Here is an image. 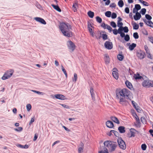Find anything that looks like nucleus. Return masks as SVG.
Returning <instances> with one entry per match:
<instances>
[{
    "label": "nucleus",
    "mask_w": 153,
    "mask_h": 153,
    "mask_svg": "<svg viewBox=\"0 0 153 153\" xmlns=\"http://www.w3.org/2000/svg\"><path fill=\"white\" fill-rule=\"evenodd\" d=\"M131 92L128 89L126 88H123L121 90L117 91H116V98L119 99V103L123 105H125L126 103L128 102L125 100L123 97L126 98V99L131 100L129 98V96Z\"/></svg>",
    "instance_id": "1"
},
{
    "label": "nucleus",
    "mask_w": 153,
    "mask_h": 153,
    "mask_svg": "<svg viewBox=\"0 0 153 153\" xmlns=\"http://www.w3.org/2000/svg\"><path fill=\"white\" fill-rule=\"evenodd\" d=\"M59 27L64 36L68 37L72 36L71 26L69 24L62 22L60 24Z\"/></svg>",
    "instance_id": "2"
},
{
    "label": "nucleus",
    "mask_w": 153,
    "mask_h": 153,
    "mask_svg": "<svg viewBox=\"0 0 153 153\" xmlns=\"http://www.w3.org/2000/svg\"><path fill=\"white\" fill-rule=\"evenodd\" d=\"M103 143L104 146L108 149L110 152L115 151L117 146L116 142L110 140L105 141Z\"/></svg>",
    "instance_id": "3"
},
{
    "label": "nucleus",
    "mask_w": 153,
    "mask_h": 153,
    "mask_svg": "<svg viewBox=\"0 0 153 153\" xmlns=\"http://www.w3.org/2000/svg\"><path fill=\"white\" fill-rule=\"evenodd\" d=\"M117 142L120 149L125 150L126 148V145L124 141L121 138H118Z\"/></svg>",
    "instance_id": "4"
},
{
    "label": "nucleus",
    "mask_w": 153,
    "mask_h": 153,
    "mask_svg": "<svg viewBox=\"0 0 153 153\" xmlns=\"http://www.w3.org/2000/svg\"><path fill=\"white\" fill-rule=\"evenodd\" d=\"M143 86L145 87H153V82L149 80H144L142 83Z\"/></svg>",
    "instance_id": "5"
},
{
    "label": "nucleus",
    "mask_w": 153,
    "mask_h": 153,
    "mask_svg": "<svg viewBox=\"0 0 153 153\" xmlns=\"http://www.w3.org/2000/svg\"><path fill=\"white\" fill-rule=\"evenodd\" d=\"M13 72L11 71H7L1 78L3 80H5L10 77L12 75Z\"/></svg>",
    "instance_id": "6"
},
{
    "label": "nucleus",
    "mask_w": 153,
    "mask_h": 153,
    "mask_svg": "<svg viewBox=\"0 0 153 153\" xmlns=\"http://www.w3.org/2000/svg\"><path fill=\"white\" fill-rule=\"evenodd\" d=\"M67 46L71 52L73 51L75 49L76 46L75 44L71 41L68 42Z\"/></svg>",
    "instance_id": "7"
},
{
    "label": "nucleus",
    "mask_w": 153,
    "mask_h": 153,
    "mask_svg": "<svg viewBox=\"0 0 153 153\" xmlns=\"http://www.w3.org/2000/svg\"><path fill=\"white\" fill-rule=\"evenodd\" d=\"M136 55L139 59H142L145 57V54L143 51L140 50L137 52Z\"/></svg>",
    "instance_id": "8"
},
{
    "label": "nucleus",
    "mask_w": 153,
    "mask_h": 153,
    "mask_svg": "<svg viewBox=\"0 0 153 153\" xmlns=\"http://www.w3.org/2000/svg\"><path fill=\"white\" fill-rule=\"evenodd\" d=\"M88 28L91 35L93 37H94V33L93 31L94 29V27L93 26L92 24L90 23H88Z\"/></svg>",
    "instance_id": "9"
},
{
    "label": "nucleus",
    "mask_w": 153,
    "mask_h": 153,
    "mask_svg": "<svg viewBox=\"0 0 153 153\" xmlns=\"http://www.w3.org/2000/svg\"><path fill=\"white\" fill-rule=\"evenodd\" d=\"M105 47L107 49L110 50L113 48V44L112 42L107 41L105 42L104 44Z\"/></svg>",
    "instance_id": "10"
},
{
    "label": "nucleus",
    "mask_w": 153,
    "mask_h": 153,
    "mask_svg": "<svg viewBox=\"0 0 153 153\" xmlns=\"http://www.w3.org/2000/svg\"><path fill=\"white\" fill-rule=\"evenodd\" d=\"M112 74L113 77L116 79H117L119 78L118 70L117 68H114L112 70Z\"/></svg>",
    "instance_id": "11"
},
{
    "label": "nucleus",
    "mask_w": 153,
    "mask_h": 153,
    "mask_svg": "<svg viewBox=\"0 0 153 153\" xmlns=\"http://www.w3.org/2000/svg\"><path fill=\"white\" fill-rule=\"evenodd\" d=\"M133 116L135 117L136 120V123H137L136 125L138 127H140V119L136 113L133 114Z\"/></svg>",
    "instance_id": "12"
},
{
    "label": "nucleus",
    "mask_w": 153,
    "mask_h": 153,
    "mask_svg": "<svg viewBox=\"0 0 153 153\" xmlns=\"http://www.w3.org/2000/svg\"><path fill=\"white\" fill-rule=\"evenodd\" d=\"M34 19L36 21L40 22L43 24L45 25L46 24V22L45 20L42 18L37 17L35 18Z\"/></svg>",
    "instance_id": "13"
},
{
    "label": "nucleus",
    "mask_w": 153,
    "mask_h": 153,
    "mask_svg": "<svg viewBox=\"0 0 153 153\" xmlns=\"http://www.w3.org/2000/svg\"><path fill=\"white\" fill-rule=\"evenodd\" d=\"M55 97L56 98L60 100H64L66 99L65 97L63 95L61 94H56L55 95Z\"/></svg>",
    "instance_id": "14"
},
{
    "label": "nucleus",
    "mask_w": 153,
    "mask_h": 153,
    "mask_svg": "<svg viewBox=\"0 0 153 153\" xmlns=\"http://www.w3.org/2000/svg\"><path fill=\"white\" fill-rule=\"evenodd\" d=\"M133 77L134 79L136 80L140 79L142 80L143 79V78L142 76H140V74L138 73L134 74V75Z\"/></svg>",
    "instance_id": "15"
},
{
    "label": "nucleus",
    "mask_w": 153,
    "mask_h": 153,
    "mask_svg": "<svg viewBox=\"0 0 153 153\" xmlns=\"http://www.w3.org/2000/svg\"><path fill=\"white\" fill-rule=\"evenodd\" d=\"M135 13V15L134 16V18L135 20L137 21L140 19L141 16L140 13L138 12H136Z\"/></svg>",
    "instance_id": "16"
},
{
    "label": "nucleus",
    "mask_w": 153,
    "mask_h": 153,
    "mask_svg": "<svg viewBox=\"0 0 153 153\" xmlns=\"http://www.w3.org/2000/svg\"><path fill=\"white\" fill-rule=\"evenodd\" d=\"M141 9V7L140 5L139 4H136L135 5V7L133 9V13H135L136 12H138V11Z\"/></svg>",
    "instance_id": "17"
},
{
    "label": "nucleus",
    "mask_w": 153,
    "mask_h": 153,
    "mask_svg": "<svg viewBox=\"0 0 153 153\" xmlns=\"http://www.w3.org/2000/svg\"><path fill=\"white\" fill-rule=\"evenodd\" d=\"M80 147L78 149L79 153H82L83 152V148L84 147V144L82 142H81L80 144Z\"/></svg>",
    "instance_id": "18"
},
{
    "label": "nucleus",
    "mask_w": 153,
    "mask_h": 153,
    "mask_svg": "<svg viewBox=\"0 0 153 153\" xmlns=\"http://www.w3.org/2000/svg\"><path fill=\"white\" fill-rule=\"evenodd\" d=\"M106 125L107 127L112 128L114 127L113 123L110 121H108L106 123Z\"/></svg>",
    "instance_id": "19"
},
{
    "label": "nucleus",
    "mask_w": 153,
    "mask_h": 153,
    "mask_svg": "<svg viewBox=\"0 0 153 153\" xmlns=\"http://www.w3.org/2000/svg\"><path fill=\"white\" fill-rule=\"evenodd\" d=\"M122 20V19L120 17H118V20L117 22V25L119 27H123V23L121 22Z\"/></svg>",
    "instance_id": "20"
},
{
    "label": "nucleus",
    "mask_w": 153,
    "mask_h": 153,
    "mask_svg": "<svg viewBox=\"0 0 153 153\" xmlns=\"http://www.w3.org/2000/svg\"><path fill=\"white\" fill-rule=\"evenodd\" d=\"M78 8V3L77 1H76L74 3L72 6L73 10L74 12L77 11V9Z\"/></svg>",
    "instance_id": "21"
},
{
    "label": "nucleus",
    "mask_w": 153,
    "mask_h": 153,
    "mask_svg": "<svg viewBox=\"0 0 153 153\" xmlns=\"http://www.w3.org/2000/svg\"><path fill=\"white\" fill-rule=\"evenodd\" d=\"M111 119L114 123L117 124H119L120 123V122L118 119L116 117L114 116L111 117Z\"/></svg>",
    "instance_id": "22"
},
{
    "label": "nucleus",
    "mask_w": 153,
    "mask_h": 153,
    "mask_svg": "<svg viewBox=\"0 0 153 153\" xmlns=\"http://www.w3.org/2000/svg\"><path fill=\"white\" fill-rule=\"evenodd\" d=\"M51 5L53 8L57 11L59 12H61V10L57 5H55L53 4H52Z\"/></svg>",
    "instance_id": "23"
},
{
    "label": "nucleus",
    "mask_w": 153,
    "mask_h": 153,
    "mask_svg": "<svg viewBox=\"0 0 153 153\" xmlns=\"http://www.w3.org/2000/svg\"><path fill=\"white\" fill-rule=\"evenodd\" d=\"M94 90L93 88L92 87L91 88L90 93L91 94L92 100H95V98L94 97Z\"/></svg>",
    "instance_id": "24"
},
{
    "label": "nucleus",
    "mask_w": 153,
    "mask_h": 153,
    "mask_svg": "<svg viewBox=\"0 0 153 153\" xmlns=\"http://www.w3.org/2000/svg\"><path fill=\"white\" fill-rule=\"evenodd\" d=\"M125 84L126 86L129 88L131 89L132 88V86L131 83L128 80L125 82Z\"/></svg>",
    "instance_id": "25"
},
{
    "label": "nucleus",
    "mask_w": 153,
    "mask_h": 153,
    "mask_svg": "<svg viewBox=\"0 0 153 153\" xmlns=\"http://www.w3.org/2000/svg\"><path fill=\"white\" fill-rule=\"evenodd\" d=\"M144 22L149 27H153V23L150 20L146 22V19L143 20Z\"/></svg>",
    "instance_id": "26"
},
{
    "label": "nucleus",
    "mask_w": 153,
    "mask_h": 153,
    "mask_svg": "<svg viewBox=\"0 0 153 153\" xmlns=\"http://www.w3.org/2000/svg\"><path fill=\"white\" fill-rule=\"evenodd\" d=\"M119 132L121 133H124L125 132V128L124 126H120L118 128Z\"/></svg>",
    "instance_id": "27"
},
{
    "label": "nucleus",
    "mask_w": 153,
    "mask_h": 153,
    "mask_svg": "<svg viewBox=\"0 0 153 153\" xmlns=\"http://www.w3.org/2000/svg\"><path fill=\"white\" fill-rule=\"evenodd\" d=\"M105 60L106 64H108L110 62L109 56L108 55H105Z\"/></svg>",
    "instance_id": "28"
},
{
    "label": "nucleus",
    "mask_w": 153,
    "mask_h": 153,
    "mask_svg": "<svg viewBox=\"0 0 153 153\" xmlns=\"http://www.w3.org/2000/svg\"><path fill=\"white\" fill-rule=\"evenodd\" d=\"M136 44L133 43L129 46V49L130 50L132 51L136 47Z\"/></svg>",
    "instance_id": "29"
},
{
    "label": "nucleus",
    "mask_w": 153,
    "mask_h": 153,
    "mask_svg": "<svg viewBox=\"0 0 153 153\" xmlns=\"http://www.w3.org/2000/svg\"><path fill=\"white\" fill-rule=\"evenodd\" d=\"M135 130H134L133 128H131L130 129L131 136L129 137H134L135 134Z\"/></svg>",
    "instance_id": "30"
},
{
    "label": "nucleus",
    "mask_w": 153,
    "mask_h": 153,
    "mask_svg": "<svg viewBox=\"0 0 153 153\" xmlns=\"http://www.w3.org/2000/svg\"><path fill=\"white\" fill-rule=\"evenodd\" d=\"M88 16L91 18H93L94 16V13L91 11H89L88 12Z\"/></svg>",
    "instance_id": "31"
},
{
    "label": "nucleus",
    "mask_w": 153,
    "mask_h": 153,
    "mask_svg": "<svg viewBox=\"0 0 153 153\" xmlns=\"http://www.w3.org/2000/svg\"><path fill=\"white\" fill-rule=\"evenodd\" d=\"M139 1L144 6H148L149 5V4L146 1L142 0H139Z\"/></svg>",
    "instance_id": "32"
},
{
    "label": "nucleus",
    "mask_w": 153,
    "mask_h": 153,
    "mask_svg": "<svg viewBox=\"0 0 153 153\" xmlns=\"http://www.w3.org/2000/svg\"><path fill=\"white\" fill-rule=\"evenodd\" d=\"M117 57L118 59L120 61H121L123 60V59L124 58V56L123 55H122V54H119L117 56Z\"/></svg>",
    "instance_id": "33"
},
{
    "label": "nucleus",
    "mask_w": 153,
    "mask_h": 153,
    "mask_svg": "<svg viewBox=\"0 0 153 153\" xmlns=\"http://www.w3.org/2000/svg\"><path fill=\"white\" fill-rule=\"evenodd\" d=\"M118 5L120 7H123L124 5L123 1L122 0H120L118 2Z\"/></svg>",
    "instance_id": "34"
},
{
    "label": "nucleus",
    "mask_w": 153,
    "mask_h": 153,
    "mask_svg": "<svg viewBox=\"0 0 153 153\" xmlns=\"http://www.w3.org/2000/svg\"><path fill=\"white\" fill-rule=\"evenodd\" d=\"M139 27V25L137 24L135 22H134L133 24V28L134 30H137L138 29Z\"/></svg>",
    "instance_id": "35"
},
{
    "label": "nucleus",
    "mask_w": 153,
    "mask_h": 153,
    "mask_svg": "<svg viewBox=\"0 0 153 153\" xmlns=\"http://www.w3.org/2000/svg\"><path fill=\"white\" fill-rule=\"evenodd\" d=\"M105 16L108 17H110L111 15V12L110 11H108L105 13Z\"/></svg>",
    "instance_id": "36"
},
{
    "label": "nucleus",
    "mask_w": 153,
    "mask_h": 153,
    "mask_svg": "<svg viewBox=\"0 0 153 153\" xmlns=\"http://www.w3.org/2000/svg\"><path fill=\"white\" fill-rule=\"evenodd\" d=\"M62 69V71L63 72L64 74H65V77L67 78V74L66 72V70L63 67L62 65H61Z\"/></svg>",
    "instance_id": "37"
},
{
    "label": "nucleus",
    "mask_w": 153,
    "mask_h": 153,
    "mask_svg": "<svg viewBox=\"0 0 153 153\" xmlns=\"http://www.w3.org/2000/svg\"><path fill=\"white\" fill-rule=\"evenodd\" d=\"M99 153H109L108 149L106 148L104 149V152L103 151L101 150L99 152Z\"/></svg>",
    "instance_id": "38"
},
{
    "label": "nucleus",
    "mask_w": 153,
    "mask_h": 153,
    "mask_svg": "<svg viewBox=\"0 0 153 153\" xmlns=\"http://www.w3.org/2000/svg\"><path fill=\"white\" fill-rule=\"evenodd\" d=\"M96 20L97 21L100 23H101L102 22V19L98 16L96 17Z\"/></svg>",
    "instance_id": "39"
},
{
    "label": "nucleus",
    "mask_w": 153,
    "mask_h": 153,
    "mask_svg": "<svg viewBox=\"0 0 153 153\" xmlns=\"http://www.w3.org/2000/svg\"><path fill=\"white\" fill-rule=\"evenodd\" d=\"M140 119H141V121L143 124H145L146 123L147 121H146V119L144 117H142Z\"/></svg>",
    "instance_id": "40"
},
{
    "label": "nucleus",
    "mask_w": 153,
    "mask_h": 153,
    "mask_svg": "<svg viewBox=\"0 0 153 153\" xmlns=\"http://www.w3.org/2000/svg\"><path fill=\"white\" fill-rule=\"evenodd\" d=\"M130 37L128 34L124 36V39L126 41H128L129 40Z\"/></svg>",
    "instance_id": "41"
},
{
    "label": "nucleus",
    "mask_w": 153,
    "mask_h": 153,
    "mask_svg": "<svg viewBox=\"0 0 153 153\" xmlns=\"http://www.w3.org/2000/svg\"><path fill=\"white\" fill-rule=\"evenodd\" d=\"M141 149L143 151L145 150L146 149V146L145 144H142L141 146Z\"/></svg>",
    "instance_id": "42"
},
{
    "label": "nucleus",
    "mask_w": 153,
    "mask_h": 153,
    "mask_svg": "<svg viewBox=\"0 0 153 153\" xmlns=\"http://www.w3.org/2000/svg\"><path fill=\"white\" fill-rule=\"evenodd\" d=\"M32 91L39 95H43L44 94L42 92H41L35 90H32Z\"/></svg>",
    "instance_id": "43"
},
{
    "label": "nucleus",
    "mask_w": 153,
    "mask_h": 153,
    "mask_svg": "<svg viewBox=\"0 0 153 153\" xmlns=\"http://www.w3.org/2000/svg\"><path fill=\"white\" fill-rule=\"evenodd\" d=\"M133 36L135 39H137L139 38V36L137 32L134 33H133Z\"/></svg>",
    "instance_id": "44"
},
{
    "label": "nucleus",
    "mask_w": 153,
    "mask_h": 153,
    "mask_svg": "<svg viewBox=\"0 0 153 153\" xmlns=\"http://www.w3.org/2000/svg\"><path fill=\"white\" fill-rule=\"evenodd\" d=\"M77 74L76 73H74V79H73V81L76 82L77 79Z\"/></svg>",
    "instance_id": "45"
},
{
    "label": "nucleus",
    "mask_w": 153,
    "mask_h": 153,
    "mask_svg": "<svg viewBox=\"0 0 153 153\" xmlns=\"http://www.w3.org/2000/svg\"><path fill=\"white\" fill-rule=\"evenodd\" d=\"M146 18L148 20L150 21L152 19L151 16L149 15L146 14L145 15Z\"/></svg>",
    "instance_id": "46"
},
{
    "label": "nucleus",
    "mask_w": 153,
    "mask_h": 153,
    "mask_svg": "<svg viewBox=\"0 0 153 153\" xmlns=\"http://www.w3.org/2000/svg\"><path fill=\"white\" fill-rule=\"evenodd\" d=\"M111 25L113 27L115 28L117 27L116 23L113 21L111 22L110 23Z\"/></svg>",
    "instance_id": "47"
},
{
    "label": "nucleus",
    "mask_w": 153,
    "mask_h": 153,
    "mask_svg": "<svg viewBox=\"0 0 153 153\" xmlns=\"http://www.w3.org/2000/svg\"><path fill=\"white\" fill-rule=\"evenodd\" d=\"M106 28L108 30L109 32H111L112 31V28L109 25H107L106 27Z\"/></svg>",
    "instance_id": "48"
},
{
    "label": "nucleus",
    "mask_w": 153,
    "mask_h": 153,
    "mask_svg": "<svg viewBox=\"0 0 153 153\" xmlns=\"http://www.w3.org/2000/svg\"><path fill=\"white\" fill-rule=\"evenodd\" d=\"M123 30L124 33H127L128 31V27L126 26L123 27Z\"/></svg>",
    "instance_id": "49"
},
{
    "label": "nucleus",
    "mask_w": 153,
    "mask_h": 153,
    "mask_svg": "<svg viewBox=\"0 0 153 153\" xmlns=\"http://www.w3.org/2000/svg\"><path fill=\"white\" fill-rule=\"evenodd\" d=\"M112 31L113 33L115 35H117L118 33V30L116 29L113 30Z\"/></svg>",
    "instance_id": "50"
},
{
    "label": "nucleus",
    "mask_w": 153,
    "mask_h": 153,
    "mask_svg": "<svg viewBox=\"0 0 153 153\" xmlns=\"http://www.w3.org/2000/svg\"><path fill=\"white\" fill-rule=\"evenodd\" d=\"M117 16L116 14L115 13H113L112 14L111 17L113 19H114L117 17Z\"/></svg>",
    "instance_id": "51"
},
{
    "label": "nucleus",
    "mask_w": 153,
    "mask_h": 153,
    "mask_svg": "<svg viewBox=\"0 0 153 153\" xmlns=\"http://www.w3.org/2000/svg\"><path fill=\"white\" fill-rule=\"evenodd\" d=\"M146 11V10L145 8H143L141 10V14L143 15L145 14Z\"/></svg>",
    "instance_id": "52"
},
{
    "label": "nucleus",
    "mask_w": 153,
    "mask_h": 153,
    "mask_svg": "<svg viewBox=\"0 0 153 153\" xmlns=\"http://www.w3.org/2000/svg\"><path fill=\"white\" fill-rule=\"evenodd\" d=\"M27 109L28 111H29L31 109V105L30 104H28L26 106Z\"/></svg>",
    "instance_id": "53"
},
{
    "label": "nucleus",
    "mask_w": 153,
    "mask_h": 153,
    "mask_svg": "<svg viewBox=\"0 0 153 153\" xmlns=\"http://www.w3.org/2000/svg\"><path fill=\"white\" fill-rule=\"evenodd\" d=\"M144 48L146 53H149V52H150L147 45H145Z\"/></svg>",
    "instance_id": "54"
},
{
    "label": "nucleus",
    "mask_w": 153,
    "mask_h": 153,
    "mask_svg": "<svg viewBox=\"0 0 153 153\" xmlns=\"http://www.w3.org/2000/svg\"><path fill=\"white\" fill-rule=\"evenodd\" d=\"M102 39L104 40H106L107 39V36L106 34H103L102 35Z\"/></svg>",
    "instance_id": "55"
},
{
    "label": "nucleus",
    "mask_w": 153,
    "mask_h": 153,
    "mask_svg": "<svg viewBox=\"0 0 153 153\" xmlns=\"http://www.w3.org/2000/svg\"><path fill=\"white\" fill-rule=\"evenodd\" d=\"M125 12L127 14H128L129 13V10L128 7H126L125 9Z\"/></svg>",
    "instance_id": "56"
},
{
    "label": "nucleus",
    "mask_w": 153,
    "mask_h": 153,
    "mask_svg": "<svg viewBox=\"0 0 153 153\" xmlns=\"http://www.w3.org/2000/svg\"><path fill=\"white\" fill-rule=\"evenodd\" d=\"M146 53L147 54V57L148 58H149L151 59H152V56L151 54L150 53V52H149V53Z\"/></svg>",
    "instance_id": "57"
},
{
    "label": "nucleus",
    "mask_w": 153,
    "mask_h": 153,
    "mask_svg": "<svg viewBox=\"0 0 153 153\" xmlns=\"http://www.w3.org/2000/svg\"><path fill=\"white\" fill-rule=\"evenodd\" d=\"M111 131H112V133H114L115 136L117 137V135L118 134V133L117 131L114 130H111Z\"/></svg>",
    "instance_id": "58"
},
{
    "label": "nucleus",
    "mask_w": 153,
    "mask_h": 153,
    "mask_svg": "<svg viewBox=\"0 0 153 153\" xmlns=\"http://www.w3.org/2000/svg\"><path fill=\"white\" fill-rule=\"evenodd\" d=\"M123 30V27H119V28L118 29V33H121L123 32L122 31Z\"/></svg>",
    "instance_id": "59"
},
{
    "label": "nucleus",
    "mask_w": 153,
    "mask_h": 153,
    "mask_svg": "<svg viewBox=\"0 0 153 153\" xmlns=\"http://www.w3.org/2000/svg\"><path fill=\"white\" fill-rule=\"evenodd\" d=\"M107 25H105V23L103 22L101 26L105 29H106Z\"/></svg>",
    "instance_id": "60"
},
{
    "label": "nucleus",
    "mask_w": 153,
    "mask_h": 153,
    "mask_svg": "<svg viewBox=\"0 0 153 153\" xmlns=\"http://www.w3.org/2000/svg\"><path fill=\"white\" fill-rule=\"evenodd\" d=\"M116 6V5L114 3H111L110 5V7L112 8L115 7Z\"/></svg>",
    "instance_id": "61"
},
{
    "label": "nucleus",
    "mask_w": 153,
    "mask_h": 153,
    "mask_svg": "<svg viewBox=\"0 0 153 153\" xmlns=\"http://www.w3.org/2000/svg\"><path fill=\"white\" fill-rule=\"evenodd\" d=\"M18 129H15V131H21L22 130V127H19L18 128Z\"/></svg>",
    "instance_id": "62"
},
{
    "label": "nucleus",
    "mask_w": 153,
    "mask_h": 153,
    "mask_svg": "<svg viewBox=\"0 0 153 153\" xmlns=\"http://www.w3.org/2000/svg\"><path fill=\"white\" fill-rule=\"evenodd\" d=\"M61 105L64 108H69V107L67 105H66L64 104H61Z\"/></svg>",
    "instance_id": "63"
},
{
    "label": "nucleus",
    "mask_w": 153,
    "mask_h": 153,
    "mask_svg": "<svg viewBox=\"0 0 153 153\" xmlns=\"http://www.w3.org/2000/svg\"><path fill=\"white\" fill-rule=\"evenodd\" d=\"M149 41L153 44V38L152 37H149Z\"/></svg>",
    "instance_id": "64"
}]
</instances>
